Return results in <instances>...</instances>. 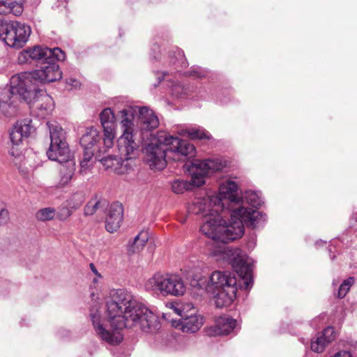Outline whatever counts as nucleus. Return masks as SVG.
<instances>
[{"instance_id": "1", "label": "nucleus", "mask_w": 357, "mask_h": 357, "mask_svg": "<svg viewBox=\"0 0 357 357\" xmlns=\"http://www.w3.org/2000/svg\"><path fill=\"white\" fill-rule=\"evenodd\" d=\"M211 202L215 206V213L227 210L230 220L227 225H217L218 218L207 220L202 225L201 231L207 237L215 241L228 243L243 236L244 226L256 228L266 220V215L251 208L238 207L241 197L238 193V185L234 181H229L220 186L218 196L212 197Z\"/></svg>"}, {"instance_id": "2", "label": "nucleus", "mask_w": 357, "mask_h": 357, "mask_svg": "<svg viewBox=\"0 0 357 357\" xmlns=\"http://www.w3.org/2000/svg\"><path fill=\"white\" fill-rule=\"evenodd\" d=\"M108 320L114 331L137 326L149 333L160 328L158 317L124 289H113L106 300Z\"/></svg>"}, {"instance_id": "3", "label": "nucleus", "mask_w": 357, "mask_h": 357, "mask_svg": "<svg viewBox=\"0 0 357 357\" xmlns=\"http://www.w3.org/2000/svg\"><path fill=\"white\" fill-rule=\"evenodd\" d=\"M144 161L151 169L162 170L168 161L184 162L195 155V148L188 141L159 131L145 147Z\"/></svg>"}, {"instance_id": "4", "label": "nucleus", "mask_w": 357, "mask_h": 357, "mask_svg": "<svg viewBox=\"0 0 357 357\" xmlns=\"http://www.w3.org/2000/svg\"><path fill=\"white\" fill-rule=\"evenodd\" d=\"M19 91H14V85L9 89H0V113L6 116H11L17 112V102L20 98L29 105L32 116L45 119L54 109V101L46 91L39 88L22 87Z\"/></svg>"}, {"instance_id": "5", "label": "nucleus", "mask_w": 357, "mask_h": 357, "mask_svg": "<svg viewBox=\"0 0 357 357\" xmlns=\"http://www.w3.org/2000/svg\"><path fill=\"white\" fill-rule=\"evenodd\" d=\"M199 285L213 296L215 305L219 308L229 306L236 298L238 288H243L233 273L220 271L213 272L208 280Z\"/></svg>"}, {"instance_id": "6", "label": "nucleus", "mask_w": 357, "mask_h": 357, "mask_svg": "<svg viewBox=\"0 0 357 357\" xmlns=\"http://www.w3.org/2000/svg\"><path fill=\"white\" fill-rule=\"evenodd\" d=\"M40 63L39 68L32 72H24L11 77L10 84L14 85V91H19L22 87L38 88V83H50L61 78V71L54 56Z\"/></svg>"}, {"instance_id": "7", "label": "nucleus", "mask_w": 357, "mask_h": 357, "mask_svg": "<svg viewBox=\"0 0 357 357\" xmlns=\"http://www.w3.org/2000/svg\"><path fill=\"white\" fill-rule=\"evenodd\" d=\"M225 165L219 159H207L205 160H194L189 166L188 170L192 175L191 182L184 180H174L172 183V190L176 194H183L190 190L192 185L199 187L204 183V177L211 173L220 171Z\"/></svg>"}, {"instance_id": "8", "label": "nucleus", "mask_w": 357, "mask_h": 357, "mask_svg": "<svg viewBox=\"0 0 357 357\" xmlns=\"http://www.w3.org/2000/svg\"><path fill=\"white\" fill-rule=\"evenodd\" d=\"M123 133L117 139L119 152L126 159L135 158L139 148V140L134 132V110L132 107L125 108L119 113Z\"/></svg>"}, {"instance_id": "9", "label": "nucleus", "mask_w": 357, "mask_h": 357, "mask_svg": "<svg viewBox=\"0 0 357 357\" xmlns=\"http://www.w3.org/2000/svg\"><path fill=\"white\" fill-rule=\"evenodd\" d=\"M47 126L50 130L51 140L47 151L48 158L59 163L73 159L72 153L66 139L64 130L56 122H47Z\"/></svg>"}, {"instance_id": "10", "label": "nucleus", "mask_w": 357, "mask_h": 357, "mask_svg": "<svg viewBox=\"0 0 357 357\" xmlns=\"http://www.w3.org/2000/svg\"><path fill=\"white\" fill-rule=\"evenodd\" d=\"M146 288L159 291L163 296H181L185 291V286L181 277L176 275L155 274L146 283Z\"/></svg>"}, {"instance_id": "11", "label": "nucleus", "mask_w": 357, "mask_h": 357, "mask_svg": "<svg viewBox=\"0 0 357 357\" xmlns=\"http://www.w3.org/2000/svg\"><path fill=\"white\" fill-rule=\"evenodd\" d=\"M105 132L101 135L96 128L91 127L87 128L86 133L80 138V144L84 151H91L96 157L105 153L113 146L114 139H111V144L108 146L105 143Z\"/></svg>"}, {"instance_id": "12", "label": "nucleus", "mask_w": 357, "mask_h": 357, "mask_svg": "<svg viewBox=\"0 0 357 357\" xmlns=\"http://www.w3.org/2000/svg\"><path fill=\"white\" fill-rule=\"evenodd\" d=\"M52 56H54L58 60H65L66 59L65 52L59 47L50 49L46 47L34 46L20 52L18 61L20 63H31L32 61H40L41 63L45 59H51Z\"/></svg>"}, {"instance_id": "13", "label": "nucleus", "mask_w": 357, "mask_h": 357, "mask_svg": "<svg viewBox=\"0 0 357 357\" xmlns=\"http://www.w3.org/2000/svg\"><path fill=\"white\" fill-rule=\"evenodd\" d=\"M5 30L4 43L8 46L15 48L22 47L31 33L29 26L17 21L8 22Z\"/></svg>"}, {"instance_id": "14", "label": "nucleus", "mask_w": 357, "mask_h": 357, "mask_svg": "<svg viewBox=\"0 0 357 357\" xmlns=\"http://www.w3.org/2000/svg\"><path fill=\"white\" fill-rule=\"evenodd\" d=\"M232 267L240 278L237 280L240 281L241 284V280L243 281V288L245 290L251 288L253 283L252 259L245 254H238L232 261Z\"/></svg>"}, {"instance_id": "15", "label": "nucleus", "mask_w": 357, "mask_h": 357, "mask_svg": "<svg viewBox=\"0 0 357 357\" xmlns=\"http://www.w3.org/2000/svg\"><path fill=\"white\" fill-rule=\"evenodd\" d=\"M173 310L181 318L178 320H173L172 326L179 328L183 332L195 333L203 325V317L201 315L193 314L184 315L182 314V310L176 307H174Z\"/></svg>"}, {"instance_id": "16", "label": "nucleus", "mask_w": 357, "mask_h": 357, "mask_svg": "<svg viewBox=\"0 0 357 357\" xmlns=\"http://www.w3.org/2000/svg\"><path fill=\"white\" fill-rule=\"evenodd\" d=\"M213 202L211 200L208 202L205 198H196L193 202L188 207V212L195 215L202 214L205 218V221L203 225L206 222L207 220L214 218H218L220 220L218 221L217 225L223 224L227 225L225 220H223L222 216L218 213H215V208L210 209L209 206Z\"/></svg>"}, {"instance_id": "17", "label": "nucleus", "mask_w": 357, "mask_h": 357, "mask_svg": "<svg viewBox=\"0 0 357 357\" xmlns=\"http://www.w3.org/2000/svg\"><path fill=\"white\" fill-rule=\"evenodd\" d=\"M119 153H121L119 152ZM120 155V158L112 155L105 158H102L101 155H98L96 160L101 162L105 169H110L112 172L118 174H123L131 169V165L128 161L132 158L126 159L125 155L122 154Z\"/></svg>"}, {"instance_id": "18", "label": "nucleus", "mask_w": 357, "mask_h": 357, "mask_svg": "<svg viewBox=\"0 0 357 357\" xmlns=\"http://www.w3.org/2000/svg\"><path fill=\"white\" fill-rule=\"evenodd\" d=\"M108 207L105 229L109 233H114L120 227L123 221V207L119 202L112 203Z\"/></svg>"}, {"instance_id": "19", "label": "nucleus", "mask_w": 357, "mask_h": 357, "mask_svg": "<svg viewBox=\"0 0 357 357\" xmlns=\"http://www.w3.org/2000/svg\"><path fill=\"white\" fill-rule=\"evenodd\" d=\"M32 121L24 119L17 121L10 131V139L12 144L20 146L22 139L28 137L31 133L34 132V126L31 125Z\"/></svg>"}, {"instance_id": "20", "label": "nucleus", "mask_w": 357, "mask_h": 357, "mask_svg": "<svg viewBox=\"0 0 357 357\" xmlns=\"http://www.w3.org/2000/svg\"><path fill=\"white\" fill-rule=\"evenodd\" d=\"M91 318L96 332L102 340L112 345L118 344L121 342L123 337L119 332L110 333L102 326L100 324V314L98 311L91 313Z\"/></svg>"}, {"instance_id": "21", "label": "nucleus", "mask_w": 357, "mask_h": 357, "mask_svg": "<svg viewBox=\"0 0 357 357\" xmlns=\"http://www.w3.org/2000/svg\"><path fill=\"white\" fill-rule=\"evenodd\" d=\"M237 321L229 316L220 317L217 319L215 324L210 327L207 334L210 336L227 335L234 332Z\"/></svg>"}, {"instance_id": "22", "label": "nucleus", "mask_w": 357, "mask_h": 357, "mask_svg": "<svg viewBox=\"0 0 357 357\" xmlns=\"http://www.w3.org/2000/svg\"><path fill=\"white\" fill-rule=\"evenodd\" d=\"M100 120L103 128V132L106 133V144H111V139L116 137L115 115L111 108H105L100 114Z\"/></svg>"}, {"instance_id": "23", "label": "nucleus", "mask_w": 357, "mask_h": 357, "mask_svg": "<svg viewBox=\"0 0 357 357\" xmlns=\"http://www.w3.org/2000/svg\"><path fill=\"white\" fill-rule=\"evenodd\" d=\"M335 338V331L333 327L326 328L321 334L319 335L315 340H312L311 349L317 353H321L327 344L332 342Z\"/></svg>"}, {"instance_id": "24", "label": "nucleus", "mask_w": 357, "mask_h": 357, "mask_svg": "<svg viewBox=\"0 0 357 357\" xmlns=\"http://www.w3.org/2000/svg\"><path fill=\"white\" fill-rule=\"evenodd\" d=\"M139 123L142 130H152L159 126V120L154 112L147 107L139 109Z\"/></svg>"}, {"instance_id": "25", "label": "nucleus", "mask_w": 357, "mask_h": 357, "mask_svg": "<svg viewBox=\"0 0 357 357\" xmlns=\"http://www.w3.org/2000/svg\"><path fill=\"white\" fill-rule=\"evenodd\" d=\"M62 164L59 169L60 179L57 184L58 188L66 186L73 178L75 171V162L73 159L65 161Z\"/></svg>"}, {"instance_id": "26", "label": "nucleus", "mask_w": 357, "mask_h": 357, "mask_svg": "<svg viewBox=\"0 0 357 357\" xmlns=\"http://www.w3.org/2000/svg\"><path fill=\"white\" fill-rule=\"evenodd\" d=\"M23 12V1L22 0H1L0 14L11 13L18 16Z\"/></svg>"}, {"instance_id": "27", "label": "nucleus", "mask_w": 357, "mask_h": 357, "mask_svg": "<svg viewBox=\"0 0 357 357\" xmlns=\"http://www.w3.org/2000/svg\"><path fill=\"white\" fill-rule=\"evenodd\" d=\"M109 206L108 202L105 199H97V197L92 198L86 204L84 208V215L89 216L94 214L98 210L105 211Z\"/></svg>"}, {"instance_id": "28", "label": "nucleus", "mask_w": 357, "mask_h": 357, "mask_svg": "<svg viewBox=\"0 0 357 357\" xmlns=\"http://www.w3.org/2000/svg\"><path fill=\"white\" fill-rule=\"evenodd\" d=\"M148 233L146 231H142L136 236L132 244L128 245V252L130 255H132L141 251L148 241Z\"/></svg>"}, {"instance_id": "29", "label": "nucleus", "mask_w": 357, "mask_h": 357, "mask_svg": "<svg viewBox=\"0 0 357 357\" xmlns=\"http://www.w3.org/2000/svg\"><path fill=\"white\" fill-rule=\"evenodd\" d=\"M169 57L172 65L180 66L182 68H186L188 66L183 51L177 47L169 52Z\"/></svg>"}, {"instance_id": "30", "label": "nucleus", "mask_w": 357, "mask_h": 357, "mask_svg": "<svg viewBox=\"0 0 357 357\" xmlns=\"http://www.w3.org/2000/svg\"><path fill=\"white\" fill-rule=\"evenodd\" d=\"M185 132L188 134L191 139L210 140L213 138L212 135L208 131L201 128H190L185 129Z\"/></svg>"}, {"instance_id": "31", "label": "nucleus", "mask_w": 357, "mask_h": 357, "mask_svg": "<svg viewBox=\"0 0 357 357\" xmlns=\"http://www.w3.org/2000/svg\"><path fill=\"white\" fill-rule=\"evenodd\" d=\"M85 201V193L84 191H77L72 194L66 201L68 205L73 210L78 209Z\"/></svg>"}, {"instance_id": "32", "label": "nucleus", "mask_w": 357, "mask_h": 357, "mask_svg": "<svg viewBox=\"0 0 357 357\" xmlns=\"http://www.w3.org/2000/svg\"><path fill=\"white\" fill-rule=\"evenodd\" d=\"M93 157L96 158V155H94L93 152L84 151L83 158L80 161V174H86L87 171L93 167L91 160Z\"/></svg>"}, {"instance_id": "33", "label": "nucleus", "mask_w": 357, "mask_h": 357, "mask_svg": "<svg viewBox=\"0 0 357 357\" xmlns=\"http://www.w3.org/2000/svg\"><path fill=\"white\" fill-rule=\"evenodd\" d=\"M241 202H246L252 207H258L261 204V200L258 195L254 191H246L241 198Z\"/></svg>"}, {"instance_id": "34", "label": "nucleus", "mask_w": 357, "mask_h": 357, "mask_svg": "<svg viewBox=\"0 0 357 357\" xmlns=\"http://www.w3.org/2000/svg\"><path fill=\"white\" fill-rule=\"evenodd\" d=\"M55 210L54 208L48 207L39 210L36 215L37 220L40 221H47L54 218Z\"/></svg>"}, {"instance_id": "35", "label": "nucleus", "mask_w": 357, "mask_h": 357, "mask_svg": "<svg viewBox=\"0 0 357 357\" xmlns=\"http://www.w3.org/2000/svg\"><path fill=\"white\" fill-rule=\"evenodd\" d=\"M354 282L355 279L354 277H349L347 280H344L339 287L337 297L339 298H344L349 291L350 287L354 284Z\"/></svg>"}, {"instance_id": "36", "label": "nucleus", "mask_w": 357, "mask_h": 357, "mask_svg": "<svg viewBox=\"0 0 357 357\" xmlns=\"http://www.w3.org/2000/svg\"><path fill=\"white\" fill-rule=\"evenodd\" d=\"M75 210L71 208L68 204L66 206H62L58 212V217L60 220H64L68 218Z\"/></svg>"}, {"instance_id": "37", "label": "nucleus", "mask_w": 357, "mask_h": 357, "mask_svg": "<svg viewBox=\"0 0 357 357\" xmlns=\"http://www.w3.org/2000/svg\"><path fill=\"white\" fill-rule=\"evenodd\" d=\"M8 211L5 208L0 210V226L5 225L8 222Z\"/></svg>"}, {"instance_id": "38", "label": "nucleus", "mask_w": 357, "mask_h": 357, "mask_svg": "<svg viewBox=\"0 0 357 357\" xmlns=\"http://www.w3.org/2000/svg\"><path fill=\"white\" fill-rule=\"evenodd\" d=\"M9 154L15 158H17L20 155L21 151L19 149V146H17L16 145L11 144V147L9 149L8 151Z\"/></svg>"}, {"instance_id": "39", "label": "nucleus", "mask_w": 357, "mask_h": 357, "mask_svg": "<svg viewBox=\"0 0 357 357\" xmlns=\"http://www.w3.org/2000/svg\"><path fill=\"white\" fill-rule=\"evenodd\" d=\"M8 22L0 19V39L3 41V36L6 34V28Z\"/></svg>"}, {"instance_id": "40", "label": "nucleus", "mask_w": 357, "mask_h": 357, "mask_svg": "<svg viewBox=\"0 0 357 357\" xmlns=\"http://www.w3.org/2000/svg\"><path fill=\"white\" fill-rule=\"evenodd\" d=\"M189 76H195L197 77H202L204 76L203 73L199 70H192L187 73Z\"/></svg>"}, {"instance_id": "41", "label": "nucleus", "mask_w": 357, "mask_h": 357, "mask_svg": "<svg viewBox=\"0 0 357 357\" xmlns=\"http://www.w3.org/2000/svg\"><path fill=\"white\" fill-rule=\"evenodd\" d=\"M68 83H69L70 85H72L75 87H77L79 85V82L76 79H73V78H70L69 79V81L68 82Z\"/></svg>"}, {"instance_id": "42", "label": "nucleus", "mask_w": 357, "mask_h": 357, "mask_svg": "<svg viewBox=\"0 0 357 357\" xmlns=\"http://www.w3.org/2000/svg\"><path fill=\"white\" fill-rule=\"evenodd\" d=\"M89 266L91 268V270L92 271V272H93L96 275H98V276H100V275L98 273L95 265L92 263H91L89 264Z\"/></svg>"}, {"instance_id": "43", "label": "nucleus", "mask_w": 357, "mask_h": 357, "mask_svg": "<svg viewBox=\"0 0 357 357\" xmlns=\"http://www.w3.org/2000/svg\"><path fill=\"white\" fill-rule=\"evenodd\" d=\"M162 74H163V76H162V78L158 77V79H159V82H160L164 79V77H165V75H167L168 73H167V72H163V73H162Z\"/></svg>"}, {"instance_id": "44", "label": "nucleus", "mask_w": 357, "mask_h": 357, "mask_svg": "<svg viewBox=\"0 0 357 357\" xmlns=\"http://www.w3.org/2000/svg\"><path fill=\"white\" fill-rule=\"evenodd\" d=\"M153 50H154V51L158 50L159 51V46L158 45H154V46L153 47Z\"/></svg>"}, {"instance_id": "45", "label": "nucleus", "mask_w": 357, "mask_h": 357, "mask_svg": "<svg viewBox=\"0 0 357 357\" xmlns=\"http://www.w3.org/2000/svg\"><path fill=\"white\" fill-rule=\"evenodd\" d=\"M159 58H160L159 55H158V56L154 55V56H153V59L154 60H156V61H157V60H158V59H159Z\"/></svg>"}, {"instance_id": "46", "label": "nucleus", "mask_w": 357, "mask_h": 357, "mask_svg": "<svg viewBox=\"0 0 357 357\" xmlns=\"http://www.w3.org/2000/svg\"><path fill=\"white\" fill-rule=\"evenodd\" d=\"M330 258L331 260H334L335 259V255H330Z\"/></svg>"}, {"instance_id": "47", "label": "nucleus", "mask_w": 357, "mask_h": 357, "mask_svg": "<svg viewBox=\"0 0 357 357\" xmlns=\"http://www.w3.org/2000/svg\"><path fill=\"white\" fill-rule=\"evenodd\" d=\"M323 243H325V242H323V241H317V242H316V245H321V244H323Z\"/></svg>"}]
</instances>
